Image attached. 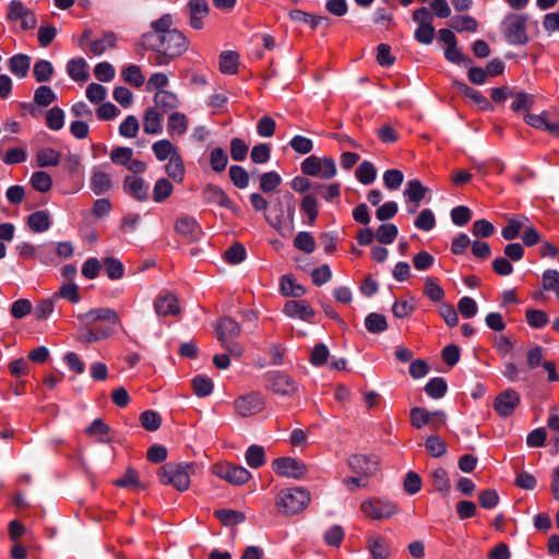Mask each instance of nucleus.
I'll list each match as a JSON object with an SVG mask.
<instances>
[{"label":"nucleus","mask_w":559,"mask_h":559,"mask_svg":"<svg viewBox=\"0 0 559 559\" xmlns=\"http://www.w3.org/2000/svg\"><path fill=\"white\" fill-rule=\"evenodd\" d=\"M173 16L164 14L151 23V31L143 34L140 45L146 50L155 51L152 62L156 66H166L188 50L187 37L173 28Z\"/></svg>","instance_id":"nucleus-1"},{"label":"nucleus","mask_w":559,"mask_h":559,"mask_svg":"<svg viewBox=\"0 0 559 559\" xmlns=\"http://www.w3.org/2000/svg\"><path fill=\"white\" fill-rule=\"evenodd\" d=\"M192 474H194V465L191 463H167L158 469L160 483L171 485L178 491L188 490Z\"/></svg>","instance_id":"nucleus-2"},{"label":"nucleus","mask_w":559,"mask_h":559,"mask_svg":"<svg viewBox=\"0 0 559 559\" xmlns=\"http://www.w3.org/2000/svg\"><path fill=\"white\" fill-rule=\"evenodd\" d=\"M310 502V492L304 488H286L276 496V507L284 515L297 514L305 510Z\"/></svg>","instance_id":"nucleus-3"},{"label":"nucleus","mask_w":559,"mask_h":559,"mask_svg":"<svg viewBox=\"0 0 559 559\" xmlns=\"http://www.w3.org/2000/svg\"><path fill=\"white\" fill-rule=\"evenodd\" d=\"M526 24L527 16L525 14L509 13L504 16L501 27L510 45H525L528 41Z\"/></svg>","instance_id":"nucleus-4"},{"label":"nucleus","mask_w":559,"mask_h":559,"mask_svg":"<svg viewBox=\"0 0 559 559\" xmlns=\"http://www.w3.org/2000/svg\"><path fill=\"white\" fill-rule=\"evenodd\" d=\"M265 408L264 396L257 391L248 392L234 401L236 414L242 418L254 416Z\"/></svg>","instance_id":"nucleus-5"},{"label":"nucleus","mask_w":559,"mask_h":559,"mask_svg":"<svg viewBox=\"0 0 559 559\" xmlns=\"http://www.w3.org/2000/svg\"><path fill=\"white\" fill-rule=\"evenodd\" d=\"M409 419L412 426L417 429L429 425L432 429L438 430L444 426L447 416L442 411L429 412L424 407H414L409 412Z\"/></svg>","instance_id":"nucleus-6"},{"label":"nucleus","mask_w":559,"mask_h":559,"mask_svg":"<svg viewBox=\"0 0 559 559\" xmlns=\"http://www.w3.org/2000/svg\"><path fill=\"white\" fill-rule=\"evenodd\" d=\"M267 388L276 395L292 397L298 391L297 382L287 373L272 371L266 374Z\"/></svg>","instance_id":"nucleus-7"},{"label":"nucleus","mask_w":559,"mask_h":559,"mask_svg":"<svg viewBox=\"0 0 559 559\" xmlns=\"http://www.w3.org/2000/svg\"><path fill=\"white\" fill-rule=\"evenodd\" d=\"M92 31L85 29L80 39V46L88 45V51L94 56H100L108 49H112L117 44V36L112 32H105L98 39H92Z\"/></svg>","instance_id":"nucleus-8"},{"label":"nucleus","mask_w":559,"mask_h":559,"mask_svg":"<svg viewBox=\"0 0 559 559\" xmlns=\"http://www.w3.org/2000/svg\"><path fill=\"white\" fill-rule=\"evenodd\" d=\"M360 510L371 520H381L396 513V506L390 500L368 499L362 501Z\"/></svg>","instance_id":"nucleus-9"},{"label":"nucleus","mask_w":559,"mask_h":559,"mask_svg":"<svg viewBox=\"0 0 559 559\" xmlns=\"http://www.w3.org/2000/svg\"><path fill=\"white\" fill-rule=\"evenodd\" d=\"M213 472L219 478L225 479L233 485H242L251 477L250 472L245 467L228 463L215 464Z\"/></svg>","instance_id":"nucleus-10"},{"label":"nucleus","mask_w":559,"mask_h":559,"mask_svg":"<svg viewBox=\"0 0 559 559\" xmlns=\"http://www.w3.org/2000/svg\"><path fill=\"white\" fill-rule=\"evenodd\" d=\"M7 19L10 21H21V28L23 31L33 29L36 27L37 20L33 11L24 5L19 0H13L9 3Z\"/></svg>","instance_id":"nucleus-11"},{"label":"nucleus","mask_w":559,"mask_h":559,"mask_svg":"<svg viewBox=\"0 0 559 559\" xmlns=\"http://www.w3.org/2000/svg\"><path fill=\"white\" fill-rule=\"evenodd\" d=\"M273 468L280 476L299 479L307 473L306 465L293 457H280L273 462Z\"/></svg>","instance_id":"nucleus-12"},{"label":"nucleus","mask_w":559,"mask_h":559,"mask_svg":"<svg viewBox=\"0 0 559 559\" xmlns=\"http://www.w3.org/2000/svg\"><path fill=\"white\" fill-rule=\"evenodd\" d=\"M175 231L189 242L198 241L203 235L202 228L192 216L183 215L176 219Z\"/></svg>","instance_id":"nucleus-13"},{"label":"nucleus","mask_w":559,"mask_h":559,"mask_svg":"<svg viewBox=\"0 0 559 559\" xmlns=\"http://www.w3.org/2000/svg\"><path fill=\"white\" fill-rule=\"evenodd\" d=\"M76 318L81 324L85 326L92 325L98 321H108L112 324H118L120 322L118 313L110 308H94L87 312L78 314Z\"/></svg>","instance_id":"nucleus-14"},{"label":"nucleus","mask_w":559,"mask_h":559,"mask_svg":"<svg viewBox=\"0 0 559 559\" xmlns=\"http://www.w3.org/2000/svg\"><path fill=\"white\" fill-rule=\"evenodd\" d=\"M520 404V395L516 391L508 389L501 392L493 402V408L502 416H510Z\"/></svg>","instance_id":"nucleus-15"},{"label":"nucleus","mask_w":559,"mask_h":559,"mask_svg":"<svg viewBox=\"0 0 559 559\" xmlns=\"http://www.w3.org/2000/svg\"><path fill=\"white\" fill-rule=\"evenodd\" d=\"M90 187L96 195L108 192L112 187L110 174L106 170L105 165L96 166L92 169Z\"/></svg>","instance_id":"nucleus-16"},{"label":"nucleus","mask_w":559,"mask_h":559,"mask_svg":"<svg viewBox=\"0 0 559 559\" xmlns=\"http://www.w3.org/2000/svg\"><path fill=\"white\" fill-rule=\"evenodd\" d=\"M348 466L354 473L368 477L377 472L378 461L374 457L356 454L349 457Z\"/></svg>","instance_id":"nucleus-17"},{"label":"nucleus","mask_w":559,"mask_h":559,"mask_svg":"<svg viewBox=\"0 0 559 559\" xmlns=\"http://www.w3.org/2000/svg\"><path fill=\"white\" fill-rule=\"evenodd\" d=\"M283 312L289 318H297L304 321H311L316 313L306 300L286 301Z\"/></svg>","instance_id":"nucleus-18"},{"label":"nucleus","mask_w":559,"mask_h":559,"mask_svg":"<svg viewBox=\"0 0 559 559\" xmlns=\"http://www.w3.org/2000/svg\"><path fill=\"white\" fill-rule=\"evenodd\" d=\"M190 26L194 29L203 27V19L209 15V4L206 0H190L187 5Z\"/></svg>","instance_id":"nucleus-19"},{"label":"nucleus","mask_w":559,"mask_h":559,"mask_svg":"<svg viewBox=\"0 0 559 559\" xmlns=\"http://www.w3.org/2000/svg\"><path fill=\"white\" fill-rule=\"evenodd\" d=\"M204 201L209 204H217L219 206L231 210L237 213L238 209L233 206V202L225 191L215 185H209L203 190Z\"/></svg>","instance_id":"nucleus-20"},{"label":"nucleus","mask_w":559,"mask_h":559,"mask_svg":"<svg viewBox=\"0 0 559 559\" xmlns=\"http://www.w3.org/2000/svg\"><path fill=\"white\" fill-rule=\"evenodd\" d=\"M217 338L222 344L229 342L240 335L241 329L237 321L231 318H221L215 326Z\"/></svg>","instance_id":"nucleus-21"},{"label":"nucleus","mask_w":559,"mask_h":559,"mask_svg":"<svg viewBox=\"0 0 559 559\" xmlns=\"http://www.w3.org/2000/svg\"><path fill=\"white\" fill-rule=\"evenodd\" d=\"M154 309L160 317L176 316L180 312L178 299L170 293L160 294L154 302Z\"/></svg>","instance_id":"nucleus-22"},{"label":"nucleus","mask_w":559,"mask_h":559,"mask_svg":"<svg viewBox=\"0 0 559 559\" xmlns=\"http://www.w3.org/2000/svg\"><path fill=\"white\" fill-rule=\"evenodd\" d=\"M123 190L126 193L141 202L148 198V187L141 177L127 176L123 180Z\"/></svg>","instance_id":"nucleus-23"},{"label":"nucleus","mask_w":559,"mask_h":559,"mask_svg":"<svg viewBox=\"0 0 559 559\" xmlns=\"http://www.w3.org/2000/svg\"><path fill=\"white\" fill-rule=\"evenodd\" d=\"M367 548L372 559H388L390 546L385 538L380 535H371L367 538Z\"/></svg>","instance_id":"nucleus-24"},{"label":"nucleus","mask_w":559,"mask_h":559,"mask_svg":"<svg viewBox=\"0 0 559 559\" xmlns=\"http://www.w3.org/2000/svg\"><path fill=\"white\" fill-rule=\"evenodd\" d=\"M178 106L177 96L168 91H158L154 95V107L160 114H166Z\"/></svg>","instance_id":"nucleus-25"},{"label":"nucleus","mask_w":559,"mask_h":559,"mask_svg":"<svg viewBox=\"0 0 559 559\" xmlns=\"http://www.w3.org/2000/svg\"><path fill=\"white\" fill-rule=\"evenodd\" d=\"M162 116L156 108L148 107L143 115V129L146 134H157L162 131Z\"/></svg>","instance_id":"nucleus-26"},{"label":"nucleus","mask_w":559,"mask_h":559,"mask_svg":"<svg viewBox=\"0 0 559 559\" xmlns=\"http://www.w3.org/2000/svg\"><path fill=\"white\" fill-rule=\"evenodd\" d=\"M31 67V58L19 53L9 59V70L17 78H25Z\"/></svg>","instance_id":"nucleus-27"},{"label":"nucleus","mask_w":559,"mask_h":559,"mask_svg":"<svg viewBox=\"0 0 559 559\" xmlns=\"http://www.w3.org/2000/svg\"><path fill=\"white\" fill-rule=\"evenodd\" d=\"M454 85L462 94H464L466 97L471 98L475 104H477L480 109L487 110L491 107L489 100L475 88H472L467 84L457 81H454Z\"/></svg>","instance_id":"nucleus-28"},{"label":"nucleus","mask_w":559,"mask_h":559,"mask_svg":"<svg viewBox=\"0 0 559 559\" xmlns=\"http://www.w3.org/2000/svg\"><path fill=\"white\" fill-rule=\"evenodd\" d=\"M239 55L236 51L226 50L219 56V70L225 74H236L238 72Z\"/></svg>","instance_id":"nucleus-29"},{"label":"nucleus","mask_w":559,"mask_h":559,"mask_svg":"<svg viewBox=\"0 0 559 559\" xmlns=\"http://www.w3.org/2000/svg\"><path fill=\"white\" fill-rule=\"evenodd\" d=\"M86 67L87 63L83 58L71 59L67 64V71L72 80L84 82L88 79Z\"/></svg>","instance_id":"nucleus-30"},{"label":"nucleus","mask_w":559,"mask_h":559,"mask_svg":"<svg viewBox=\"0 0 559 559\" xmlns=\"http://www.w3.org/2000/svg\"><path fill=\"white\" fill-rule=\"evenodd\" d=\"M167 175L176 182H182L185 179V165L180 155H173L165 166Z\"/></svg>","instance_id":"nucleus-31"},{"label":"nucleus","mask_w":559,"mask_h":559,"mask_svg":"<svg viewBox=\"0 0 559 559\" xmlns=\"http://www.w3.org/2000/svg\"><path fill=\"white\" fill-rule=\"evenodd\" d=\"M27 224L34 233H43L50 227L51 222L47 212L37 211L28 216Z\"/></svg>","instance_id":"nucleus-32"},{"label":"nucleus","mask_w":559,"mask_h":559,"mask_svg":"<svg viewBox=\"0 0 559 559\" xmlns=\"http://www.w3.org/2000/svg\"><path fill=\"white\" fill-rule=\"evenodd\" d=\"M427 191L428 189L424 187L419 180L413 179L407 182L404 195L407 198L408 202L416 203V206H418L419 202L425 198Z\"/></svg>","instance_id":"nucleus-33"},{"label":"nucleus","mask_w":559,"mask_h":559,"mask_svg":"<svg viewBox=\"0 0 559 559\" xmlns=\"http://www.w3.org/2000/svg\"><path fill=\"white\" fill-rule=\"evenodd\" d=\"M167 127L171 136L182 135L188 129V119L183 114L175 111L169 116Z\"/></svg>","instance_id":"nucleus-34"},{"label":"nucleus","mask_w":559,"mask_h":559,"mask_svg":"<svg viewBox=\"0 0 559 559\" xmlns=\"http://www.w3.org/2000/svg\"><path fill=\"white\" fill-rule=\"evenodd\" d=\"M152 150L158 160L170 159L173 155H179L176 146L169 140H159L155 142Z\"/></svg>","instance_id":"nucleus-35"},{"label":"nucleus","mask_w":559,"mask_h":559,"mask_svg":"<svg viewBox=\"0 0 559 559\" xmlns=\"http://www.w3.org/2000/svg\"><path fill=\"white\" fill-rule=\"evenodd\" d=\"M365 326L368 332L377 334L388 329V322L383 314L371 312L365 319Z\"/></svg>","instance_id":"nucleus-36"},{"label":"nucleus","mask_w":559,"mask_h":559,"mask_svg":"<svg viewBox=\"0 0 559 559\" xmlns=\"http://www.w3.org/2000/svg\"><path fill=\"white\" fill-rule=\"evenodd\" d=\"M110 428L100 418H96L92 425L86 428V433L95 437L98 442H108Z\"/></svg>","instance_id":"nucleus-37"},{"label":"nucleus","mask_w":559,"mask_h":559,"mask_svg":"<svg viewBox=\"0 0 559 559\" xmlns=\"http://www.w3.org/2000/svg\"><path fill=\"white\" fill-rule=\"evenodd\" d=\"M60 162V154L53 148L47 147L38 151L36 163L38 167L57 166Z\"/></svg>","instance_id":"nucleus-38"},{"label":"nucleus","mask_w":559,"mask_h":559,"mask_svg":"<svg viewBox=\"0 0 559 559\" xmlns=\"http://www.w3.org/2000/svg\"><path fill=\"white\" fill-rule=\"evenodd\" d=\"M174 187L166 178L158 179L153 188V200L160 203L168 199L173 193Z\"/></svg>","instance_id":"nucleus-39"},{"label":"nucleus","mask_w":559,"mask_h":559,"mask_svg":"<svg viewBox=\"0 0 559 559\" xmlns=\"http://www.w3.org/2000/svg\"><path fill=\"white\" fill-rule=\"evenodd\" d=\"M449 26L455 29L456 32H476L477 31V21L469 15H460L455 16L449 23Z\"/></svg>","instance_id":"nucleus-40"},{"label":"nucleus","mask_w":559,"mask_h":559,"mask_svg":"<svg viewBox=\"0 0 559 559\" xmlns=\"http://www.w3.org/2000/svg\"><path fill=\"white\" fill-rule=\"evenodd\" d=\"M288 15L294 22L308 24L313 29L324 20L323 16L311 15L302 10H292Z\"/></svg>","instance_id":"nucleus-41"},{"label":"nucleus","mask_w":559,"mask_h":559,"mask_svg":"<svg viewBox=\"0 0 559 559\" xmlns=\"http://www.w3.org/2000/svg\"><path fill=\"white\" fill-rule=\"evenodd\" d=\"M32 187L38 192H47L51 189L52 179L46 171H35L31 177Z\"/></svg>","instance_id":"nucleus-42"},{"label":"nucleus","mask_w":559,"mask_h":559,"mask_svg":"<svg viewBox=\"0 0 559 559\" xmlns=\"http://www.w3.org/2000/svg\"><path fill=\"white\" fill-rule=\"evenodd\" d=\"M447 382L443 378L436 377L425 385V392L432 399H441L447 393Z\"/></svg>","instance_id":"nucleus-43"},{"label":"nucleus","mask_w":559,"mask_h":559,"mask_svg":"<svg viewBox=\"0 0 559 559\" xmlns=\"http://www.w3.org/2000/svg\"><path fill=\"white\" fill-rule=\"evenodd\" d=\"M246 461L252 468L262 466L265 462L264 449L260 445H250L246 452Z\"/></svg>","instance_id":"nucleus-44"},{"label":"nucleus","mask_w":559,"mask_h":559,"mask_svg":"<svg viewBox=\"0 0 559 559\" xmlns=\"http://www.w3.org/2000/svg\"><path fill=\"white\" fill-rule=\"evenodd\" d=\"M214 515L224 524V525H235L245 521L246 516L243 513L230 510V509H222L214 512Z\"/></svg>","instance_id":"nucleus-45"},{"label":"nucleus","mask_w":559,"mask_h":559,"mask_svg":"<svg viewBox=\"0 0 559 559\" xmlns=\"http://www.w3.org/2000/svg\"><path fill=\"white\" fill-rule=\"evenodd\" d=\"M377 170L372 163L362 162L356 169V178L364 185H370L374 181Z\"/></svg>","instance_id":"nucleus-46"},{"label":"nucleus","mask_w":559,"mask_h":559,"mask_svg":"<svg viewBox=\"0 0 559 559\" xmlns=\"http://www.w3.org/2000/svg\"><path fill=\"white\" fill-rule=\"evenodd\" d=\"M281 292L284 296L292 297H301L306 294L305 287L296 284L289 276H283L281 278Z\"/></svg>","instance_id":"nucleus-47"},{"label":"nucleus","mask_w":559,"mask_h":559,"mask_svg":"<svg viewBox=\"0 0 559 559\" xmlns=\"http://www.w3.org/2000/svg\"><path fill=\"white\" fill-rule=\"evenodd\" d=\"M213 386V381L206 376H197L192 379L193 391L200 397L210 395Z\"/></svg>","instance_id":"nucleus-48"},{"label":"nucleus","mask_w":559,"mask_h":559,"mask_svg":"<svg viewBox=\"0 0 559 559\" xmlns=\"http://www.w3.org/2000/svg\"><path fill=\"white\" fill-rule=\"evenodd\" d=\"M397 227L394 224H382L376 233L377 240L383 245L392 243L397 236Z\"/></svg>","instance_id":"nucleus-49"},{"label":"nucleus","mask_w":559,"mask_h":559,"mask_svg":"<svg viewBox=\"0 0 559 559\" xmlns=\"http://www.w3.org/2000/svg\"><path fill=\"white\" fill-rule=\"evenodd\" d=\"M526 221L527 218L525 217H523V219L509 218L506 227L502 229V237L506 240L515 239L520 235V231L525 227L524 223Z\"/></svg>","instance_id":"nucleus-50"},{"label":"nucleus","mask_w":559,"mask_h":559,"mask_svg":"<svg viewBox=\"0 0 559 559\" xmlns=\"http://www.w3.org/2000/svg\"><path fill=\"white\" fill-rule=\"evenodd\" d=\"M33 73L37 82H47L53 73V67L48 60H39L34 64Z\"/></svg>","instance_id":"nucleus-51"},{"label":"nucleus","mask_w":559,"mask_h":559,"mask_svg":"<svg viewBox=\"0 0 559 559\" xmlns=\"http://www.w3.org/2000/svg\"><path fill=\"white\" fill-rule=\"evenodd\" d=\"M104 269L110 280H120L123 277L124 267L120 260L116 258L104 259Z\"/></svg>","instance_id":"nucleus-52"},{"label":"nucleus","mask_w":559,"mask_h":559,"mask_svg":"<svg viewBox=\"0 0 559 559\" xmlns=\"http://www.w3.org/2000/svg\"><path fill=\"white\" fill-rule=\"evenodd\" d=\"M431 481L436 490L447 493L450 490L448 473L443 468H436L431 472Z\"/></svg>","instance_id":"nucleus-53"},{"label":"nucleus","mask_w":559,"mask_h":559,"mask_svg":"<svg viewBox=\"0 0 559 559\" xmlns=\"http://www.w3.org/2000/svg\"><path fill=\"white\" fill-rule=\"evenodd\" d=\"M57 96L51 87L40 85L34 93V102L38 106L47 107L56 100Z\"/></svg>","instance_id":"nucleus-54"},{"label":"nucleus","mask_w":559,"mask_h":559,"mask_svg":"<svg viewBox=\"0 0 559 559\" xmlns=\"http://www.w3.org/2000/svg\"><path fill=\"white\" fill-rule=\"evenodd\" d=\"M282 182L281 176L276 171L264 173L260 177V189L264 193L274 191Z\"/></svg>","instance_id":"nucleus-55"},{"label":"nucleus","mask_w":559,"mask_h":559,"mask_svg":"<svg viewBox=\"0 0 559 559\" xmlns=\"http://www.w3.org/2000/svg\"><path fill=\"white\" fill-rule=\"evenodd\" d=\"M121 75H122V79L127 83H129L135 87L142 86L144 83V76H143L139 66H135V64L128 66L122 71Z\"/></svg>","instance_id":"nucleus-56"},{"label":"nucleus","mask_w":559,"mask_h":559,"mask_svg":"<svg viewBox=\"0 0 559 559\" xmlns=\"http://www.w3.org/2000/svg\"><path fill=\"white\" fill-rule=\"evenodd\" d=\"M294 246L306 253H311L316 249V241L312 235L308 231H300L294 239Z\"/></svg>","instance_id":"nucleus-57"},{"label":"nucleus","mask_w":559,"mask_h":559,"mask_svg":"<svg viewBox=\"0 0 559 559\" xmlns=\"http://www.w3.org/2000/svg\"><path fill=\"white\" fill-rule=\"evenodd\" d=\"M229 177L231 182L239 189H245L249 185L248 171L238 165H233L229 168Z\"/></svg>","instance_id":"nucleus-58"},{"label":"nucleus","mask_w":559,"mask_h":559,"mask_svg":"<svg viewBox=\"0 0 559 559\" xmlns=\"http://www.w3.org/2000/svg\"><path fill=\"white\" fill-rule=\"evenodd\" d=\"M114 484L119 487H130L135 489L144 488V486L140 484L139 473L133 468H128L120 478L115 480Z\"/></svg>","instance_id":"nucleus-59"},{"label":"nucleus","mask_w":559,"mask_h":559,"mask_svg":"<svg viewBox=\"0 0 559 559\" xmlns=\"http://www.w3.org/2000/svg\"><path fill=\"white\" fill-rule=\"evenodd\" d=\"M228 163V157L226 152L221 148L216 147L211 151L210 153V165L212 169L216 173H222L225 170Z\"/></svg>","instance_id":"nucleus-60"},{"label":"nucleus","mask_w":559,"mask_h":559,"mask_svg":"<svg viewBox=\"0 0 559 559\" xmlns=\"http://www.w3.org/2000/svg\"><path fill=\"white\" fill-rule=\"evenodd\" d=\"M140 129L139 120L135 116H128L119 126V133L123 138H135Z\"/></svg>","instance_id":"nucleus-61"},{"label":"nucleus","mask_w":559,"mask_h":559,"mask_svg":"<svg viewBox=\"0 0 559 559\" xmlns=\"http://www.w3.org/2000/svg\"><path fill=\"white\" fill-rule=\"evenodd\" d=\"M140 421L144 429L155 431L160 427L162 417L154 411H145L140 415Z\"/></svg>","instance_id":"nucleus-62"},{"label":"nucleus","mask_w":559,"mask_h":559,"mask_svg":"<svg viewBox=\"0 0 559 559\" xmlns=\"http://www.w3.org/2000/svg\"><path fill=\"white\" fill-rule=\"evenodd\" d=\"M46 124L51 130H60L64 124V112L59 107L49 109L46 114Z\"/></svg>","instance_id":"nucleus-63"},{"label":"nucleus","mask_w":559,"mask_h":559,"mask_svg":"<svg viewBox=\"0 0 559 559\" xmlns=\"http://www.w3.org/2000/svg\"><path fill=\"white\" fill-rule=\"evenodd\" d=\"M534 104V96L525 92H518L514 94V99L511 105L513 111L530 110Z\"/></svg>","instance_id":"nucleus-64"}]
</instances>
